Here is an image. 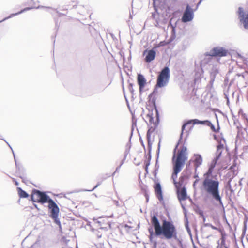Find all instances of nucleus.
<instances>
[{
  "label": "nucleus",
  "instance_id": "1",
  "mask_svg": "<svg viewBox=\"0 0 248 248\" xmlns=\"http://www.w3.org/2000/svg\"><path fill=\"white\" fill-rule=\"evenodd\" d=\"M178 146L179 143H177L173 150V156L172 157L173 172L171 176V178L173 180V183L176 187H178L177 182L176 181L177 178V174L182 170L186 161L187 160L188 158V154L187 148L185 146H183L176 154V150Z\"/></svg>",
  "mask_w": 248,
  "mask_h": 248
},
{
  "label": "nucleus",
  "instance_id": "2",
  "mask_svg": "<svg viewBox=\"0 0 248 248\" xmlns=\"http://www.w3.org/2000/svg\"><path fill=\"white\" fill-rule=\"evenodd\" d=\"M219 182L217 178L204 179L202 182V187L204 191L211 195L220 204L222 205L221 198L219 195Z\"/></svg>",
  "mask_w": 248,
  "mask_h": 248
},
{
  "label": "nucleus",
  "instance_id": "3",
  "mask_svg": "<svg viewBox=\"0 0 248 248\" xmlns=\"http://www.w3.org/2000/svg\"><path fill=\"white\" fill-rule=\"evenodd\" d=\"M31 199L33 202L40 203L42 204L48 203L49 209L57 205L55 202L47 195L46 192L41 191L36 189L32 190Z\"/></svg>",
  "mask_w": 248,
  "mask_h": 248
},
{
  "label": "nucleus",
  "instance_id": "4",
  "mask_svg": "<svg viewBox=\"0 0 248 248\" xmlns=\"http://www.w3.org/2000/svg\"><path fill=\"white\" fill-rule=\"evenodd\" d=\"M163 235L167 239L172 238L178 240L175 226L170 221L164 220L161 229L156 234L157 236Z\"/></svg>",
  "mask_w": 248,
  "mask_h": 248
},
{
  "label": "nucleus",
  "instance_id": "5",
  "mask_svg": "<svg viewBox=\"0 0 248 248\" xmlns=\"http://www.w3.org/2000/svg\"><path fill=\"white\" fill-rule=\"evenodd\" d=\"M155 111L156 112V120L155 121L154 120V118L153 116V114L152 112H149L146 116V118L149 120L148 125L149 128L147 132L146 137L149 146H151V144H152V142L151 141V134L157 127L159 123V112L156 107H155Z\"/></svg>",
  "mask_w": 248,
  "mask_h": 248
},
{
  "label": "nucleus",
  "instance_id": "6",
  "mask_svg": "<svg viewBox=\"0 0 248 248\" xmlns=\"http://www.w3.org/2000/svg\"><path fill=\"white\" fill-rule=\"evenodd\" d=\"M170 76V69L168 66H165L162 69L157 77L156 87L161 88L166 86L169 82Z\"/></svg>",
  "mask_w": 248,
  "mask_h": 248
},
{
  "label": "nucleus",
  "instance_id": "7",
  "mask_svg": "<svg viewBox=\"0 0 248 248\" xmlns=\"http://www.w3.org/2000/svg\"><path fill=\"white\" fill-rule=\"evenodd\" d=\"M238 19L245 29H248V13L243 8L239 7L237 11Z\"/></svg>",
  "mask_w": 248,
  "mask_h": 248
},
{
  "label": "nucleus",
  "instance_id": "8",
  "mask_svg": "<svg viewBox=\"0 0 248 248\" xmlns=\"http://www.w3.org/2000/svg\"><path fill=\"white\" fill-rule=\"evenodd\" d=\"M228 54V50L222 46L213 47L209 52L208 55L212 57H225Z\"/></svg>",
  "mask_w": 248,
  "mask_h": 248
},
{
  "label": "nucleus",
  "instance_id": "9",
  "mask_svg": "<svg viewBox=\"0 0 248 248\" xmlns=\"http://www.w3.org/2000/svg\"><path fill=\"white\" fill-rule=\"evenodd\" d=\"M194 10L187 4L183 13L182 21L186 23L192 21L194 18Z\"/></svg>",
  "mask_w": 248,
  "mask_h": 248
},
{
  "label": "nucleus",
  "instance_id": "10",
  "mask_svg": "<svg viewBox=\"0 0 248 248\" xmlns=\"http://www.w3.org/2000/svg\"><path fill=\"white\" fill-rule=\"evenodd\" d=\"M51 214V217L54 220L55 222L57 225L61 226V222L58 218L59 208L57 205L49 209Z\"/></svg>",
  "mask_w": 248,
  "mask_h": 248
},
{
  "label": "nucleus",
  "instance_id": "11",
  "mask_svg": "<svg viewBox=\"0 0 248 248\" xmlns=\"http://www.w3.org/2000/svg\"><path fill=\"white\" fill-rule=\"evenodd\" d=\"M226 144V140L224 138H222L218 142L217 146V151L215 153V158L219 159L221 155L223 150L224 149V145Z\"/></svg>",
  "mask_w": 248,
  "mask_h": 248
},
{
  "label": "nucleus",
  "instance_id": "12",
  "mask_svg": "<svg viewBox=\"0 0 248 248\" xmlns=\"http://www.w3.org/2000/svg\"><path fill=\"white\" fill-rule=\"evenodd\" d=\"M176 188L178 200L180 201L186 200L187 199V193L186 187L185 186L182 187L178 186V187H176Z\"/></svg>",
  "mask_w": 248,
  "mask_h": 248
},
{
  "label": "nucleus",
  "instance_id": "13",
  "mask_svg": "<svg viewBox=\"0 0 248 248\" xmlns=\"http://www.w3.org/2000/svg\"><path fill=\"white\" fill-rule=\"evenodd\" d=\"M146 52L147 53L145 57V61L146 62L149 63L155 59L156 55V52L153 49H152L149 51H144L143 54L145 55Z\"/></svg>",
  "mask_w": 248,
  "mask_h": 248
},
{
  "label": "nucleus",
  "instance_id": "14",
  "mask_svg": "<svg viewBox=\"0 0 248 248\" xmlns=\"http://www.w3.org/2000/svg\"><path fill=\"white\" fill-rule=\"evenodd\" d=\"M156 196L159 201L163 200L162 191L161 185L159 183H157L154 186Z\"/></svg>",
  "mask_w": 248,
  "mask_h": 248
},
{
  "label": "nucleus",
  "instance_id": "15",
  "mask_svg": "<svg viewBox=\"0 0 248 248\" xmlns=\"http://www.w3.org/2000/svg\"><path fill=\"white\" fill-rule=\"evenodd\" d=\"M151 223L154 226L155 231V235H156L157 232L159 231L162 226L160 225L158 218L155 215H154L152 217Z\"/></svg>",
  "mask_w": 248,
  "mask_h": 248
},
{
  "label": "nucleus",
  "instance_id": "16",
  "mask_svg": "<svg viewBox=\"0 0 248 248\" xmlns=\"http://www.w3.org/2000/svg\"><path fill=\"white\" fill-rule=\"evenodd\" d=\"M40 7H43L42 6L40 7V6H37V7H35V6H32V7H27V8H25L22 10H21L20 11L16 13H13V14H11L8 17H6L5 18H4L3 20L0 21V23H1L2 22L4 21H5L10 18H12L16 15H19L20 14H22V13L25 12V11H27L29 10H31V9H33V8H39Z\"/></svg>",
  "mask_w": 248,
  "mask_h": 248
},
{
  "label": "nucleus",
  "instance_id": "17",
  "mask_svg": "<svg viewBox=\"0 0 248 248\" xmlns=\"http://www.w3.org/2000/svg\"><path fill=\"white\" fill-rule=\"evenodd\" d=\"M137 81L140 87V91L141 93L145 85L146 80L142 75L139 74L137 77Z\"/></svg>",
  "mask_w": 248,
  "mask_h": 248
},
{
  "label": "nucleus",
  "instance_id": "18",
  "mask_svg": "<svg viewBox=\"0 0 248 248\" xmlns=\"http://www.w3.org/2000/svg\"><path fill=\"white\" fill-rule=\"evenodd\" d=\"M194 166L195 171H197V168L202 163V156L199 154H194Z\"/></svg>",
  "mask_w": 248,
  "mask_h": 248
},
{
  "label": "nucleus",
  "instance_id": "19",
  "mask_svg": "<svg viewBox=\"0 0 248 248\" xmlns=\"http://www.w3.org/2000/svg\"><path fill=\"white\" fill-rule=\"evenodd\" d=\"M12 152L14 155L15 161L16 163V173L17 174V176H19L20 177V175H23V173H25V169L22 167L20 166L16 162V160L14 153L13 150H12Z\"/></svg>",
  "mask_w": 248,
  "mask_h": 248
},
{
  "label": "nucleus",
  "instance_id": "20",
  "mask_svg": "<svg viewBox=\"0 0 248 248\" xmlns=\"http://www.w3.org/2000/svg\"><path fill=\"white\" fill-rule=\"evenodd\" d=\"M186 173V174L183 173H182L181 176L180 177L179 182H177L178 186H179V187H182L184 184L185 181L188 178L189 173L187 172Z\"/></svg>",
  "mask_w": 248,
  "mask_h": 248
},
{
  "label": "nucleus",
  "instance_id": "21",
  "mask_svg": "<svg viewBox=\"0 0 248 248\" xmlns=\"http://www.w3.org/2000/svg\"><path fill=\"white\" fill-rule=\"evenodd\" d=\"M152 145L151 144V146H149V143L148 142V148L149 150V153H148V158L147 160H145V170L146 171H147L148 170V167L150 165V160L151 159V148H152Z\"/></svg>",
  "mask_w": 248,
  "mask_h": 248
},
{
  "label": "nucleus",
  "instance_id": "22",
  "mask_svg": "<svg viewBox=\"0 0 248 248\" xmlns=\"http://www.w3.org/2000/svg\"><path fill=\"white\" fill-rule=\"evenodd\" d=\"M17 189L19 196L20 198H26L29 196V195L25 191L23 190L21 188L17 187Z\"/></svg>",
  "mask_w": 248,
  "mask_h": 248
},
{
  "label": "nucleus",
  "instance_id": "23",
  "mask_svg": "<svg viewBox=\"0 0 248 248\" xmlns=\"http://www.w3.org/2000/svg\"><path fill=\"white\" fill-rule=\"evenodd\" d=\"M218 73V69L216 66H213L210 72L211 79L214 81L217 74Z\"/></svg>",
  "mask_w": 248,
  "mask_h": 248
},
{
  "label": "nucleus",
  "instance_id": "24",
  "mask_svg": "<svg viewBox=\"0 0 248 248\" xmlns=\"http://www.w3.org/2000/svg\"><path fill=\"white\" fill-rule=\"evenodd\" d=\"M193 124V119H192V120H188L187 121H186V123H185L183 125L182 127V132H181V135H180V139H179V140L178 141V143H179V142L180 141L182 138V135H183V131L185 128V127L188 125V124Z\"/></svg>",
  "mask_w": 248,
  "mask_h": 248
},
{
  "label": "nucleus",
  "instance_id": "25",
  "mask_svg": "<svg viewBox=\"0 0 248 248\" xmlns=\"http://www.w3.org/2000/svg\"><path fill=\"white\" fill-rule=\"evenodd\" d=\"M213 170H214L213 169H212L210 168H209L207 171L205 173H204L203 175L204 179L212 178L211 177V175H212Z\"/></svg>",
  "mask_w": 248,
  "mask_h": 248
},
{
  "label": "nucleus",
  "instance_id": "26",
  "mask_svg": "<svg viewBox=\"0 0 248 248\" xmlns=\"http://www.w3.org/2000/svg\"><path fill=\"white\" fill-rule=\"evenodd\" d=\"M148 231H149V234H150V235H149L150 240L151 242H153V237L154 236H157V235H155V232L154 233L152 228H151V227L149 228L148 229Z\"/></svg>",
  "mask_w": 248,
  "mask_h": 248
},
{
  "label": "nucleus",
  "instance_id": "27",
  "mask_svg": "<svg viewBox=\"0 0 248 248\" xmlns=\"http://www.w3.org/2000/svg\"><path fill=\"white\" fill-rule=\"evenodd\" d=\"M205 125L210 127L212 130L214 132H217V130L215 128V126L211 123V122L210 121L206 120Z\"/></svg>",
  "mask_w": 248,
  "mask_h": 248
},
{
  "label": "nucleus",
  "instance_id": "28",
  "mask_svg": "<svg viewBox=\"0 0 248 248\" xmlns=\"http://www.w3.org/2000/svg\"><path fill=\"white\" fill-rule=\"evenodd\" d=\"M206 120L201 121L197 119H193V125L195 124H202L205 125Z\"/></svg>",
  "mask_w": 248,
  "mask_h": 248
},
{
  "label": "nucleus",
  "instance_id": "29",
  "mask_svg": "<svg viewBox=\"0 0 248 248\" xmlns=\"http://www.w3.org/2000/svg\"><path fill=\"white\" fill-rule=\"evenodd\" d=\"M20 178L22 179V182L25 183L26 185L31 183L30 181L29 180H28L26 176V173H23V175H20Z\"/></svg>",
  "mask_w": 248,
  "mask_h": 248
},
{
  "label": "nucleus",
  "instance_id": "30",
  "mask_svg": "<svg viewBox=\"0 0 248 248\" xmlns=\"http://www.w3.org/2000/svg\"><path fill=\"white\" fill-rule=\"evenodd\" d=\"M218 160V159L214 157V158L213 159L212 162L211 163L209 168L214 170V168L215 167V166L217 164V163Z\"/></svg>",
  "mask_w": 248,
  "mask_h": 248
},
{
  "label": "nucleus",
  "instance_id": "31",
  "mask_svg": "<svg viewBox=\"0 0 248 248\" xmlns=\"http://www.w3.org/2000/svg\"><path fill=\"white\" fill-rule=\"evenodd\" d=\"M247 73L246 72L242 73H237L234 77V78L236 79L237 77H241L243 79H244L245 76H247Z\"/></svg>",
  "mask_w": 248,
  "mask_h": 248
},
{
  "label": "nucleus",
  "instance_id": "32",
  "mask_svg": "<svg viewBox=\"0 0 248 248\" xmlns=\"http://www.w3.org/2000/svg\"><path fill=\"white\" fill-rule=\"evenodd\" d=\"M195 211L196 213L200 215L201 217H203V212L199 207H197Z\"/></svg>",
  "mask_w": 248,
  "mask_h": 248
},
{
  "label": "nucleus",
  "instance_id": "33",
  "mask_svg": "<svg viewBox=\"0 0 248 248\" xmlns=\"http://www.w3.org/2000/svg\"><path fill=\"white\" fill-rule=\"evenodd\" d=\"M234 124L236 126V127L238 130V133H239L242 128L240 124L238 123V122H236L235 121L234 122Z\"/></svg>",
  "mask_w": 248,
  "mask_h": 248
},
{
  "label": "nucleus",
  "instance_id": "34",
  "mask_svg": "<svg viewBox=\"0 0 248 248\" xmlns=\"http://www.w3.org/2000/svg\"><path fill=\"white\" fill-rule=\"evenodd\" d=\"M204 225L205 227H210L214 230H217V227H215L214 226H213L212 224H211L210 223H204Z\"/></svg>",
  "mask_w": 248,
  "mask_h": 248
},
{
  "label": "nucleus",
  "instance_id": "35",
  "mask_svg": "<svg viewBox=\"0 0 248 248\" xmlns=\"http://www.w3.org/2000/svg\"><path fill=\"white\" fill-rule=\"evenodd\" d=\"M133 84L132 83H130L128 86V89L129 91L133 93L134 92V89L133 88Z\"/></svg>",
  "mask_w": 248,
  "mask_h": 248
},
{
  "label": "nucleus",
  "instance_id": "36",
  "mask_svg": "<svg viewBox=\"0 0 248 248\" xmlns=\"http://www.w3.org/2000/svg\"><path fill=\"white\" fill-rule=\"evenodd\" d=\"M101 183H98V184L92 189L91 190H84V191H92L94 190L96 187H97L100 185Z\"/></svg>",
  "mask_w": 248,
  "mask_h": 248
},
{
  "label": "nucleus",
  "instance_id": "37",
  "mask_svg": "<svg viewBox=\"0 0 248 248\" xmlns=\"http://www.w3.org/2000/svg\"><path fill=\"white\" fill-rule=\"evenodd\" d=\"M190 161H191V160H190V161L188 163H187V164H186V173H187V172L188 173H190L189 172V170H188V168L190 166V164H191Z\"/></svg>",
  "mask_w": 248,
  "mask_h": 248
},
{
  "label": "nucleus",
  "instance_id": "38",
  "mask_svg": "<svg viewBox=\"0 0 248 248\" xmlns=\"http://www.w3.org/2000/svg\"><path fill=\"white\" fill-rule=\"evenodd\" d=\"M186 229L187 230V231L188 232V233L191 235V231H190V229L189 228V227H188V222H187V223L186 224Z\"/></svg>",
  "mask_w": 248,
  "mask_h": 248
},
{
  "label": "nucleus",
  "instance_id": "39",
  "mask_svg": "<svg viewBox=\"0 0 248 248\" xmlns=\"http://www.w3.org/2000/svg\"><path fill=\"white\" fill-rule=\"evenodd\" d=\"M203 0H200V1L198 2V3L197 4V5L196 6V8L195 9H194V11H196L197 10V9L198 8L199 5L201 4V3H202V1Z\"/></svg>",
  "mask_w": 248,
  "mask_h": 248
},
{
  "label": "nucleus",
  "instance_id": "40",
  "mask_svg": "<svg viewBox=\"0 0 248 248\" xmlns=\"http://www.w3.org/2000/svg\"><path fill=\"white\" fill-rule=\"evenodd\" d=\"M121 167V166H120V165L118 167H117L116 168V170H115V172H114L113 173V174H112L113 175H114V174H115V173H116V172H118L119 171V170H120V169Z\"/></svg>",
  "mask_w": 248,
  "mask_h": 248
},
{
  "label": "nucleus",
  "instance_id": "41",
  "mask_svg": "<svg viewBox=\"0 0 248 248\" xmlns=\"http://www.w3.org/2000/svg\"><path fill=\"white\" fill-rule=\"evenodd\" d=\"M199 180V179H196L195 180V181L194 182V183L193 184V187L194 188H195L196 184V183H197L198 182Z\"/></svg>",
  "mask_w": 248,
  "mask_h": 248
},
{
  "label": "nucleus",
  "instance_id": "42",
  "mask_svg": "<svg viewBox=\"0 0 248 248\" xmlns=\"http://www.w3.org/2000/svg\"><path fill=\"white\" fill-rule=\"evenodd\" d=\"M114 204L118 207L120 206V204H119V202L118 201H116V200H114L113 201Z\"/></svg>",
  "mask_w": 248,
  "mask_h": 248
},
{
  "label": "nucleus",
  "instance_id": "43",
  "mask_svg": "<svg viewBox=\"0 0 248 248\" xmlns=\"http://www.w3.org/2000/svg\"><path fill=\"white\" fill-rule=\"evenodd\" d=\"M160 147V142H159L158 144V149H157V155H158L159 153Z\"/></svg>",
  "mask_w": 248,
  "mask_h": 248
},
{
  "label": "nucleus",
  "instance_id": "44",
  "mask_svg": "<svg viewBox=\"0 0 248 248\" xmlns=\"http://www.w3.org/2000/svg\"><path fill=\"white\" fill-rule=\"evenodd\" d=\"M0 139H1V140H3L4 141H5L6 142V143L8 145V146H9V147L11 149L12 151L13 150L12 148H11V146L9 145V144L7 142H6L4 139H2V138H1V136H0Z\"/></svg>",
  "mask_w": 248,
  "mask_h": 248
},
{
  "label": "nucleus",
  "instance_id": "45",
  "mask_svg": "<svg viewBox=\"0 0 248 248\" xmlns=\"http://www.w3.org/2000/svg\"><path fill=\"white\" fill-rule=\"evenodd\" d=\"M155 167L156 168V169H158L159 168V165H158V158H157V159H156Z\"/></svg>",
  "mask_w": 248,
  "mask_h": 248
},
{
  "label": "nucleus",
  "instance_id": "46",
  "mask_svg": "<svg viewBox=\"0 0 248 248\" xmlns=\"http://www.w3.org/2000/svg\"><path fill=\"white\" fill-rule=\"evenodd\" d=\"M202 217V219H203V221L204 223H205V221H206V218L203 215V217Z\"/></svg>",
  "mask_w": 248,
  "mask_h": 248
},
{
  "label": "nucleus",
  "instance_id": "47",
  "mask_svg": "<svg viewBox=\"0 0 248 248\" xmlns=\"http://www.w3.org/2000/svg\"><path fill=\"white\" fill-rule=\"evenodd\" d=\"M221 245H225V240L223 239L221 240Z\"/></svg>",
  "mask_w": 248,
  "mask_h": 248
},
{
  "label": "nucleus",
  "instance_id": "48",
  "mask_svg": "<svg viewBox=\"0 0 248 248\" xmlns=\"http://www.w3.org/2000/svg\"><path fill=\"white\" fill-rule=\"evenodd\" d=\"M224 95L225 96L226 98L227 99V102H229V97L228 96V95L226 93H224Z\"/></svg>",
  "mask_w": 248,
  "mask_h": 248
},
{
  "label": "nucleus",
  "instance_id": "49",
  "mask_svg": "<svg viewBox=\"0 0 248 248\" xmlns=\"http://www.w3.org/2000/svg\"><path fill=\"white\" fill-rule=\"evenodd\" d=\"M194 178L199 179L198 174H195L194 176Z\"/></svg>",
  "mask_w": 248,
  "mask_h": 248
},
{
  "label": "nucleus",
  "instance_id": "50",
  "mask_svg": "<svg viewBox=\"0 0 248 248\" xmlns=\"http://www.w3.org/2000/svg\"><path fill=\"white\" fill-rule=\"evenodd\" d=\"M13 179V181L15 182V185L16 186H18L19 185V183L17 181H16L15 179Z\"/></svg>",
  "mask_w": 248,
  "mask_h": 248
},
{
  "label": "nucleus",
  "instance_id": "51",
  "mask_svg": "<svg viewBox=\"0 0 248 248\" xmlns=\"http://www.w3.org/2000/svg\"><path fill=\"white\" fill-rule=\"evenodd\" d=\"M33 205H34V206L35 207V208L36 209H37L38 210H39V209L38 208V206H37V204L34 203Z\"/></svg>",
  "mask_w": 248,
  "mask_h": 248
},
{
  "label": "nucleus",
  "instance_id": "52",
  "mask_svg": "<svg viewBox=\"0 0 248 248\" xmlns=\"http://www.w3.org/2000/svg\"><path fill=\"white\" fill-rule=\"evenodd\" d=\"M145 196H146V201L148 202L149 200V196L146 194L145 195Z\"/></svg>",
  "mask_w": 248,
  "mask_h": 248
},
{
  "label": "nucleus",
  "instance_id": "53",
  "mask_svg": "<svg viewBox=\"0 0 248 248\" xmlns=\"http://www.w3.org/2000/svg\"><path fill=\"white\" fill-rule=\"evenodd\" d=\"M124 161H125V160H124V159H123V160H122L121 163V164H120V166H121L124 164Z\"/></svg>",
  "mask_w": 248,
  "mask_h": 248
},
{
  "label": "nucleus",
  "instance_id": "54",
  "mask_svg": "<svg viewBox=\"0 0 248 248\" xmlns=\"http://www.w3.org/2000/svg\"><path fill=\"white\" fill-rule=\"evenodd\" d=\"M153 242H154V246L155 247H156V244H157L156 242V241H154Z\"/></svg>",
  "mask_w": 248,
  "mask_h": 248
},
{
  "label": "nucleus",
  "instance_id": "55",
  "mask_svg": "<svg viewBox=\"0 0 248 248\" xmlns=\"http://www.w3.org/2000/svg\"><path fill=\"white\" fill-rule=\"evenodd\" d=\"M126 157H127V154H125V155H124V160H125L126 158Z\"/></svg>",
  "mask_w": 248,
  "mask_h": 248
},
{
  "label": "nucleus",
  "instance_id": "56",
  "mask_svg": "<svg viewBox=\"0 0 248 248\" xmlns=\"http://www.w3.org/2000/svg\"><path fill=\"white\" fill-rule=\"evenodd\" d=\"M182 208H183V209H185V207L184 205H182Z\"/></svg>",
  "mask_w": 248,
  "mask_h": 248
},
{
  "label": "nucleus",
  "instance_id": "57",
  "mask_svg": "<svg viewBox=\"0 0 248 248\" xmlns=\"http://www.w3.org/2000/svg\"><path fill=\"white\" fill-rule=\"evenodd\" d=\"M34 1L35 0H31V1L33 2V3H34Z\"/></svg>",
  "mask_w": 248,
  "mask_h": 248
},
{
  "label": "nucleus",
  "instance_id": "58",
  "mask_svg": "<svg viewBox=\"0 0 248 248\" xmlns=\"http://www.w3.org/2000/svg\"><path fill=\"white\" fill-rule=\"evenodd\" d=\"M46 9H50V7H46Z\"/></svg>",
  "mask_w": 248,
  "mask_h": 248
},
{
  "label": "nucleus",
  "instance_id": "59",
  "mask_svg": "<svg viewBox=\"0 0 248 248\" xmlns=\"http://www.w3.org/2000/svg\"><path fill=\"white\" fill-rule=\"evenodd\" d=\"M246 225H245V230L246 229Z\"/></svg>",
  "mask_w": 248,
  "mask_h": 248
},
{
  "label": "nucleus",
  "instance_id": "60",
  "mask_svg": "<svg viewBox=\"0 0 248 248\" xmlns=\"http://www.w3.org/2000/svg\"><path fill=\"white\" fill-rule=\"evenodd\" d=\"M224 247H225V248H227V246H224Z\"/></svg>",
  "mask_w": 248,
  "mask_h": 248
},
{
  "label": "nucleus",
  "instance_id": "61",
  "mask_svg": "<svg viewBox=\"0 0 248 248\" xmlns=\"http://www.w3.org/2000/svg\"><path fill=\"white\" fill-rule=\"evenodd\" d=\"M155 89L154 90L153 93L155 92Z\"/></svg>",
  "mask_w": 248,
  "mask_h": 248
},
{
  "label": "nucleus",
  "instance_id": "62",
  "mask_svg": "<svg viewBox=\"0 0 248 248\" xmlns=\"http://www.w3.org/2000/svg\"><path fill=\"white\" fill-rule=\"evenodd\" d=\"M194 248H196L195 246H194Z\"/></svg>",
  "mask_w": 248,
  "mask_h": 248
},
{
  "label": "nucleus",
  "instance_id": "63",
  "mask_svg": "<svg viewBox=\"0 0 248 248\" xmlns=\"http://www.w3.org/2000/svg\"><path fill=\"white\" fill-rule=\"evenodd\" d=\"M154 1H155V0H153Z\"/></svg>",
  "mask_w": 248,
  "mask_h": 248
},
{
  "label": "nucleus",
  "instance_id": "64",
  "mask_svg": "<svg viewBox=\"0 0 248 248\" xmlns=\"http://www.w3.org/2000/svg\"><path fill=\"white\" fill-rule=\"evenodd\" d=\"M247 30H248V29Z\"/></svg>",
  "mask_w": 248,
  "mask_h": 248
}]
</instances>
